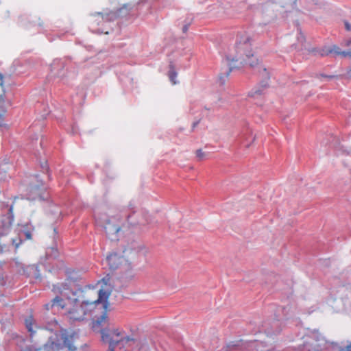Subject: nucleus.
<instances>
[{
    "label": "nucleus",
    "instance_id": "1",
    "mask_svg": "<svg viewBox=\"0 0 351 351\" xmlns=\"http://www.w3.org/2000/svg\"><path fill=\"white\" fill-rule=\"evenodd\" d=\"M82 300L74 298L71 301V306L66 311L67 317L73 321L84 320L88 315L95 317L98 313L101 315L92 322L94 330L99 329L108 323V299L110 295L109 291L103 289L97 290L95 288H85L82 291Z\"/></svg>",
    "mask_w": 351,
    "mask_h": 351
},
{
    "label": "nucleus",
    "instance_id": "2",
    "mask_svg": "<svg viewBox=\"0 0 351 351\" xmlns=\"http://www.w3.org/2000/svg\"><path fill=\"white\" fill-rule=\"evenodd\" d=\"M252 43V38L248 33L243 32L237 34L234 46V53L230 51L226 56L228 62V69L226 73V76H228L234 68L231 63L239 62L242 65H249L250 67L258 66V71L264 73L263 76L269 77L267 69L263 65L258 66V60L254 56Z\"/></svg>",
    "mask_w": 351,
    "mask_h": 351
},
{
    "label": "nucleus",
    "instance_id": "3",
    "mask_svg": "<svg viewBox=\"0 0 351 351\" xmlns=\"http://www.w3.org/2000/svg\"><path fill=\"white\" fill-rule=\"evenodd\" d=\"M140 251V247L137 243L134 242L131 246H128L123 250V254L121 255L117 252L110 254L106 257V261L110 268L117 269L119 265L127 263L136 257Z\"/></svg>",
    "mask_w": 351,
    "mask_h": 351
},
{
    "label": "nucleus",
    "instance_id": "4",
    "mask_svg": "<svg viewBox=\"0 0 351 351\" xmlns=\"http://www.w3.org/2000/svg\"><path fill=\"white\" fill-rule=\"evenodd\" d=\"M66 279L65 281L53 285L51 291L54 294H60L69 299L70 293H72L73 295H75V293L72 290L71 285V283L77 281L80 275L78 271L72 269H67L66 270Z\"/></svg>",
    "mask_w": 351,
    "mask_h": 351
},
{
    "label": "nucleus",
    "instance_id": "5",
    "mask_svg": "<svg viewBox=\"0 0 351 351\" xmlns=\"http://www.w3.org/2000/svg\"><path fill=\"white\" fill-rule=\"evenodd\" d=\"M79 346V336L73 331L64 330L62 332L57 343H52V348L57 351L67 349L69 351H75Z\"/></svg>",
    "mask_w": 351,
    "mask_h": 351
},
{
    "label": "nucleus",
    "instance_id": "6",
    "mask_svg": "<svg viewBox=\"0 0 351 351\" xmlns=\"http://www.w3.org/2000/svg\"><path fill=\"white\" fill-rule=\"evenodd\" d=\"M101 334L102 341L109 344L108 350L112 348L113 351H114L115 346L119 342H128L133 340L132 338L129 336H123V332L118 328L112 330L102 329L101 330Z\"/></svg>",
    "mask_w": 351,
    "mask_h": 351
},
{
    "label": "nucleus",
    "instance_id": "7",
    "mask_svg": "<svg viewBox=\"0 0 351 351\" xmlns=\"http://www.w3.org/2000/svg\"><path fill=\"white\" fill-rule=\"evenodd\" d=\"M57 295L51 301V302L47 303L45 305V307L47 310H50L54 306L59 307L62 309L65 308L69 306V304H71V295H73L72 293L69 294V299L66 297L60 295L56 294Z\"/></svg>",
    "mask_w": 351,
    "mask_h": 351
},
{
    "label": "nucleus",
    "instance_id": "8",
    "mask_svg": "<svg viewBox=\"0 0 351 351\" xmlns=\"http://www.w3.org/2000/svg\"><path fill=\"white\" fill-rule=\"evenodd\" d=\"M104 230L108 237L111 240L117 239V234L120 230V226L117 224H114L110 220H108L104 226Z\"/></svg>",
    "mask_w": 351,
    "mask_h": 351
},
{
    "label": "nucleus",
    "instance_id": "9",
    "mask_svg": "<svg viewBox=\"0 0 351 351\" xmlns=\"http://www.w3.org/2000/svg\"><path fill=\"white\" fill-rule=\"evenodd\" d=\"M108 21V16L107 14H103L102 13L98 12L92 16L90 19V23L93 26L94 25H101Z\"/></svg>",
    "mask_w": 351,
    "mask_h": 351
},
{
    "label": "nucleus",
    "instance_id": "10",
    "mask_svg": "<svg viewBox=\"0 0 351 351\" xmlns=\"http://www.w3.org/2000/svg\"><path fill=\"white\" fill-rule=\"evenodd\" d=\"M343 51H341V49L337 45H332L330 47H326L321 51V56H325L330 54L334 53L337 56H341Z\"/></svg>",
    "mask_w": 351,
    "mask_h": 351
},
{
    "label": "nucleus",
    "instance_id": "11",
    "mask_svg": "<svg viewBox=\"0 0 351 351\" xmlns=\"http://www.w3.org/2000/svg\"><path fill=\"white\" fill-rule=\"evenodd\" d=\"M25 324L26 328L30 334V337H33L35 333V330H34V326H35V328H38V326L36 325L35 320L32 315H29L25 319Z\"/></svg>",
    "mask_w": 351,
    "mask_h": 351
},
{
    "label": "nucleus",
    "instance_id": "12",
    "mask_svg": "<svg viewBox=\"0 0 351 351\" xmlns=\"http://www.w3.org/2000/svg\"><path fill=\"white\" fill-rule=\"evenodd\" d=\"M298 40L299 42V45L296 47L298 48V49H303V48L305 47L304 43H305V37L302 33H300L298 36Z\"/></svg>",
    "mask_w": 351,
    "mask_h": 351
},
{
    "label": "nucleus",
    "instance_id": "13",
    "mask_svg": "<svg viewBox=\"0 0 351 351\" xmlns=\"http://www.w3.org/2000/svg\"><path fill=\"white\" fill-rule=\"evenodd\" d=\"M169 76L170 80L172 82V83L173 84H175L176 83V81H175V79H176V77L177 76L176 72L174 71H170Z\"/></svg>",
    "mask_w": 351,
    "mask_h": 351
},
{
    "label": "nucleus",
    "instance_id": "14",
    "mask_svg": "<svg viewBox=\"0 0 351 351\" xmlns=\"http://www.w3.org/2000/svg\"><path fill=\"white\" fill-rule=\"evenodd\" d=\"M196 156L199 160H202L204 158L205 154L202 149H197L196 151Z\"/></svg>",
    "mask_w": 351,
    "mask_h": 351
},
{
    "label": "nucleus",
    "instance_id": "15",
    "mask_svg": "<svg viewBox=\"0 0 351 351\" xmlns=\"http://www.w3.org/2000/svg\"><path fill=\"white\" fill-rule=\"evenodd\" d=\"M41 348H36L33 346L27 347L24 351H40Z\"/></svg>",
    "mask_w": 351,
    "mask_h": 351
},
{
    "label": "nucleus",
    "instance_id": "16",
    "mask_svg": "<svg viewBox=\"0 0 351 351\" xmlns=\"http://www.w3.org/2000/svg\"><path fill=\"white\" fill-rule=\"evenodd\" d=\"M351 350V343L347 345L345 347H342L340 348L339 351H350Z\"/></svg>",
    "mask_w": 351,
    "mask_h": 351
},
{
    "label": "nucleus",
    "instance_id": "17",
    "mask_svg": "<svg viewBox=\"0 0 351 351\" xmlns=\"http://www.w3.org/2000/svg\"><path fill=\"white\" fill-rule=\"evenodd\" d=\"M345 28L347 31H351V25L347 21H344Z\"/></svg>",
    "mask_w": 351,
    "mask_h": 351
},
{
    "label": "nucleus",
    "instance_id": "18",
    "mask_svg": "<svg viewBox=\"0 0 351 351\" xmlns=\"http://www.w3.org/2000/svg\"><path fill=\"white\" fill-rule=\"evenodd\" d=\"M343 57H347L348 56L350 58H351V51H343L342 53Z\"/></svg>",
    "mask_w": 351,
    "mask_h": 351
},
{
    "label": "nucleus",
    "instance_id": "19",
    "mask_svg": "<svg viewBox=\"0 0 351 351\" xmlns=\"http://www.w3.org/2000/svg\"><path fill=\"white\" fill-rule=\"evenodd\" d=\"M25 235L27 239H32V234L29 231H26L25 232Z\"/></svg>",
    "mask_w": 351,
    "mask_h": 351
},
{
    "label": "nucleus",
    "instance_id": "20",
    "mask_svg": "<svg viewBox=\"0 0 351 351\" xmlns=\"http://www.w3.org/2000/svg\"><path fill=\"white\" fill-rule=\"evenodd\" d=\"M12 243H13V244H14V245H15L16 248H18V247H19V245L21 243V240L20 239V240H19V243H16V240H14H14L12 241Z\"/></svg>",
    "mask_w": 351,
    "mask_h": 351
},
{
    "label": "nucleus",
    "instance_id": "21",
    "mask_svg": "<svg viewBox=\"0 0 351 351\" xmlns=\"http://www.w3.org/2000/svg\"><path fill=\"white\" fill-rule=\"evenodd\" d=\"M3 76L1 73H0V85L3 87Z\"/></svg>",
    "mask_w": 351,
    "mask_h": 351
},
{
    "label": "nucleus",
    "instance_id": "22",
    "mask_svg": "<svg viewBox=\"0 0 351 351\" xmlns=\"http://www.w3.org/2000/svg\"><path fill=\"white\" fill-rule=\"evenodd\" d=\"M346 45L348 47L351 45V39L346 42Z\"/></svg>",
    "mask_w": 351,
    "mask_h": 351
},
{
    "label": "nucleus",
    "instance_id": "23",
    "mask_svg": "<svg viewBox=\"0 0 351 351\" xmlns=\"http://www.w3.org/2000/svg\"><path fill=\"white\" fill-rule=\"evenodd\" d=\"M187 30V27H184V32H186Z\"/></svg>",
    "mask_w": 351,
    "mask_h": 351
},
{
    "label": "nucleus",
    "instance_id": "24",
    "mask_svg": "<svg viewBox=\"0 0 351 351\" xmlns=\"http://www.w3.org/2000/svg\"><path fill=\"white\" fill-rule=\"evenodd\" d=\"M3 115L0 114V121L2 119Z\"/></svg>",
    "mask_w": 351,
    "mask_h": 351
},
{
    "label": "nucleus",
    "instance_id": "25",
    "mask_svg": "<svg viewBox=\"0 0 351 351\" xmlns=\"http://www.w3.org/2000/svg\"><path fill=\"white\" fill-rule=\"evenodd\" d=\"M108 351H113V349H112V348H111V349H110V350H108Z\"/></svg>",
    "mask_w": 351,
    "mask_h": 351
}]
</instances>
